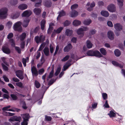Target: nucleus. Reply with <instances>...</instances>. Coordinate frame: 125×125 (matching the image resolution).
I'll return each mask as SVG.
<instances>
[{
    "instance_id": "f257e3e1",
    "label": "nucleus",
    "mask_w": 125,
    "mask_h": 125,
    "mask_svg": "<svg viewBox=\"0 0 125 125\" xmlns=\"http://www.w3.org/2000/svg\"><path fill=\"white\" fill-rule=\"evenodd\" d=\"M31 71L33 76H37L38 74L40 75L42 74L44 72V70L43 68L41 69L38 72L36 67L33 66L31 67Z\"/></svg>"
},
{
    "instance_id": "f03ea898",
    "label": "nucleus",
    "mask_w": 125,
    "mask_h": 125,
    "mask_svg": "<svg viewBox=\"0 0 125 125\" xmlns=\"http://www.w3.org/2000/svg\"><path fill=\"white\" fill-rule=\"evenodd\" d=\"M87 54L89 56H94L99 57H102L103 56V55L100 52L97 51H93L90 50L87 52Z\"/></svg>"
},
{
    "instance_id": "7ed1b4c3",
    "label": "nucleus",
    "mask_w": 125,
    "mask_h": 125,
    "mask_svg": "<svg viewBox=\"0 0 125 125\" xmlns=\"http://www.w3.org/2000/svg\"><path fill=\"white\" fill-rule=\"evenodd\" d=\"M22 22L20 21H18L13 26L14 30L19 32H21L22 30V27L21 26Z\"/></svg>"
},
{
    "instance_id": "20e7f679",
    "label": "nucleus",
    "mask_w": 125,
    "mask_h": 125,
    "mask_svg": "<svg viewBox=\"0 0 125 125\" xmlns=\"http://www.w3.org/2000/svg\"><path fill=\"white\" fill-rule=\"evenodd\" d=\"M8 9L6 8H3L0 9V19H4L6 17Z\"/></svg>"
},
{
    "instance_id": "39448f33",
    "label": "nucleus",
    "mask_w": 125,
    "mask_h": 125,
    "mask_svg": "<svg viewBox=\"0 0 125 125\" xmlns=\"http://www.w3.org/2000/svg\"><path fill=\"white\" fill-rule=\"evenodd\" d=\"M22 116L23 120L21 123V125H27L28 122L29 118V114H22Z\"/></svg>"
},
{
    "instance_id": "423d86ee",
    "label": "nucleus",
    "mask_w": 125,
    "mask_h": 125,
    "mask_svg": "<svg viewBox=\"0 0 125 125\" xmlns=\"http://www.w3.org/2000/svg\"><path fill=\"white\" fill-rule=\"evenodd\" d=\"M35 40L37 43L39 42H42L44 41V38L43 36L41 35L39 37L38 36H35L34 38Z\"/></svg>"
},
{
    "instance_id": "0eeeda50",
    "label": "nucleus",
    "mask_w": 125,
    "mask_h": 125,
    "mask_svg": "<svg viewBox=\"0 0 125 125\" xmlns=\"http://www.w3.org/2000/svg\"><path fill=\"white\" fill-rule=\"evenodd\" d=\"M108 10L111 12H114L115 11V6L112 4H111L108 5L107 7Z\"/></svg>"
},
{
    "instance_id": "6e6552de",
    "label": "nucleus",
    "mask_w": 125,
    "mask_h": 125,
    "mask_svg": "<svg viewBox=\"0 0 125 125\" xmlns=\"http://www.w3.org/2000/svg\"><path fill=\"white\" fill-rule=\"evenodd\" d=\"M32 12L30 10H26L24 11L21 14L22 17H29L31 14Z\"/></svg>"
},
{
    "instance_id": "1a4fd4ad",
    "label": "nucleus",
    "mask_w": 125,
    "mask_h": 125,
    "mask_svg": "<svg viewBox=\"0 0 125 125\" xmlns=\"http://www.w3.org/2000/svg\"><path fill=\"white\" fill-rule=\"evenodd\" d=\"M16 76L19 79L22 80L24 78V76L23 75L22 72L20 70L16 71Z\"/></svg>"
},
{
    "instance_id": "9d476101",
    "label": "nucleus",
    "mask_w": 125,
    "mask_h": 125,
    "mask_svg": "<svg viewBox=\"0 0 125 125\" xmlns=\"http://www.w3.org/2000/svg\"><path fill=\"white\" fill-rule=\"evenodd\" d=\"M30 20V19L28 18H26L24 19L22 23L23 26L25 27H27L28 26Z\"/></svg>"
},
{
    "instance_id": "9b49d317",
    "label": "nucleus",
    "mask_w": 125,
    "mask_h": 125,
    "mask_svg": "<svg viewBox=\"0 0 125 125\" xmlns=\"http://www.w3.org/2000/svg\"><path fill=\"white\" fill-rule=\"evenodd\" d=\"M72 48V45L70 44H68L67 46L64 47L63 51L65 52H68Z\"/></svg>"
},
{
    "instance_id": "f8f14e48",
    "label": "nucleus",
    "mask_w": 125,
    "mask_h": 125,
    "mask_svg": "<svg viewBox=\"0 0 125 125\" xmlns=\"http://www.w3.org/2000/svg\"><path fill=\"white\" fill-rule=\"evenodd\" d=\"M114 27L117 31H120L122 29V25L119 23H116L114 24Z\"/></svg>"
},
{
    "instance_id": "ddd939ff",
    "label": "nucleus",
    "mask_w": 125,
    "mask_h": 125,
    "mask_svg": "<svg viewBox=\"0 0 125 125\" xmlns=\"http://www.w3.org/2000/svg\"><path fill=\"white\" fill-rule=\"evenodd\" d=\"M28 7L27 5L25 4H20L18 6L19 9L21 10H23L26 9Z\"/></svg>"
},
{
    "instance_id": "4468645a",
    "label": "nucleus",
    "mask_w": 125,
    "mask_h": 125,
    "mask_svg": "<svg viewBox=\"0 0 125 125\" xmlns=\"http://www.w3.org/2000/svg\"><path fill=\"white\" fill-rule=\"evenodd\" d=\"M21 118L20 117H17L16 116H14L9 120L10 121H19L20 122Z\"/></svg>"
},
{
    "instance_id": "2eb2a0df",
    "label": "nucleus",
    "mask_w": 125,
    "mask_h": 125,
    "mask_svg": "<svg viewBox=\"0 0 125 125\" xmlns=\"http://www.w3.org/2000/svg\"><path fill=\"white\" fill-rule=\"evenodd\" d=\"M107 36L111 40H113L114 38V35L113 33L111 31H109L108 32Z\"/></svg>"
},
{
    "instance_id": "dca6fc26",
    "label": "nucleus",
    "mask_w": 125,
    "mask_h": 125,
    "mask_svg": "<svg viewBox=\"0 0 125 125\" xmlns=\"http://www.w3.org/2000/svg\"><path fill=\"white\" fill-rule=\"evenodd\" d=\"M33 11L35 14L37 15H39L41 12V10L40 8H36L34 9Z\"/></svg>"
},
{
    "instance_id": "f3484780",
    "label": "nucleus",
    "mask_w": 125,
    "mask_h": 125,
    "mask_svg": "<svg viewBox=\"0 0 125 125\" xmlns=\"http://www.w3.org/2000/svg\"><path fill=\"white\" fill-rule=\"evenodd\" d=\"M92 22V20L89 19H85L83 22V24L85 25H88Z\"/></svg>"
},
{
    "instance_id": "a211bd4d",
    "label": "nucleus",
    "mask_w": 125,
    "mask_h": 125,
    "mask_svg": "<svg viewBox=\"0 0 125 125\" xmlns=\"http://www.w3.org/2000/svg\"><path fill=\"white\" fill-rule=\"evenodd\" d=\"M2 50L5 53L9 54L10 53V51L9 49L7 47L4 46L2 47Z\"/></svg>"
},
{
    "instance_id": "6ab92c4d",
    "label": "nucleus",
    "mask_w": 125,
    "mask_h": 125,
    "mask_svg": "<svg viewBox=\"0 0 125 125\" xmlns=\"http://www.w3.org/2000/svg\"><path fill=\"white\" fill-rule=\"evenodd\" d=\"M101 14L103 16L106 17H108L109 15L108 12L106 10H102L101 12Z\"/></svg>"
},
{
    "instance_id": "aec40b11",
    "label": "nucleus",
    "mask_w": 125,
    "mask_h": 125,
    "mask_svg": "<svg viewBox=\"0 0 125 125\" xmlns=\"http://www.w3.org/2000/svg\"><path fill=\"white\" fill-rule=\"evenodd\" d=\"M73 33V31L69 29H67L66 30L65 34L67 36H71Z\"/></svg>"
},
{
    "instance_id": "412c9836",
    "label": "nucleus",
    "mask_w": 125,
    "mask_h": 125,
    "mask_svg": "<svg viewBox=\"0 0 125 125\" xmlns=\"http://www.w3.org/2000/svg\"><path fill=\"white\" fill-rule=\"evenodd\" d=\"M78 12L75 10L72 11L71 13V15L72 17H75L78 15Z\"/></svg>"
},
{
    "instance_id": "4be33fe9",
    "label": "nucleus",
    "mask_w": 125,
    "mask_h": 125,
    "mask_svg": "<svg viewBox=\"0 0 125 125\" xmlns=\"http://www.w3.org/2000/svg\"><path fill=\"white\" fill-rule=\"evenodd\" d=\"M112 63L114 65L116 66L119 67L121 68H123V65L119 64L117 62L115 61H112Z\"/></svg>"
},
{
    "instance_id": "5701e85b",
    "label": "nucleus",
    "mask_w": 125,
    "mask_h": 125,
    "mask_svg": "<svg viewBox=\"0 0 125 125\" xmlns=\"http://www.w3.org/2000/svg\"><path fill=\"white\" fill-rule=\"evenodd\" d=\"M81 22L79 21L75 20H74L73 22V25L75 26H77L80 25Z\"/></svg>"
},
{
    "instance_id": "b1692460",
    "label": "nucleus",
    "mask_w": 125,
    "mask_h": 125,
    "mask_svg": "<svg viewBox=\"0 0 125 125\" xmlns=\"http://www.w3.org/2000/svg\"><path fill=\"white\" fill-rule=\"evenodd\" d=\"M44 54L46 56H48L49 54V48L46 47H45L43 50Z\"/></svg>"
},
{
    "instance_id": "393cba45",
    "label": "nucleus",
    "mask_w": 125,
    "mask_h": 125,
    "mask_svg": "<svg viewBox=\"0 0 125 125\" xmlns=\"http://www.w3.org/2000/svg\"><path fill=\"white\" fill-rule=\"evenodd\" d=\"M77 33L78 35H81V37H83L84 34L83 32L82 31V28H81L79 29L77 31Z\"/></svg>"
},
{
    "instance_id": "a878e982",
    "label": "nucleus",
    "mask_w": 125,
    "mask_h": 125,
    "mask_svg": "<svg viewBox=\"0 0 125 125\" xmlns=\"http://www.w3.org/2000/svg\"><path fill=\"white\" fill-rule=\"evenodd\" d=\"M26 34L25 33H23L20 35L19 37L20 40L21 41L23 40L26 37Z\"/></svg>"
},
{
    "instance_id": "bb28decb",
    "label": "nucleus",
    "mask_w": 125,
    "mask_h": 125,
    "mask_svg": "<svg viewBox=\"0 0 125 125\" xmlns=\"http://www.w3.org/2000/svg\"><path fill=\"white\" fill-rule=\"evenodd\" d=\"M95 6V4L94 2H93L92 3L90 4V2H88L85 6V7H87L90 6V7L93 8Z\"/></svg>"
},
{
    "instance_id": "cd10ccee",
    "label": "nucleus",
    "mask_w": 125,
    "mask_h": 125,
    "mask_svg": "<svg viewBox=\"0 0 125 125\" xmlns=\"http://www.w3.org/2000/svg\"><path fill=\"white\" fill-rule=\"evenodd\" d=\"M54 73V69L52 68L51 72H50L49 76L47 78V81L49 80V79L52 78L53 75Z\"/></svg>"
},
{
    "instance_id": "c85d7f7f",
    "label": "nucleus",
    "mask_w": 125,
    "mask_h": 125,
    "mask_svg": "<svg viewBox=\"0 0 125 125\" xmlns=\"http://www.w3.org/2000/svg\"><path fill=\"white\" fill-rule=\"evenodd\" d=\"M3 115L6 116H12L15 115V114L11 113L9 112L4 111L3 113Z\"/></svg>"
},
{
    "instance_id": "c756f323",
    "label": "nucleus",
    "mask_w": 125,
    "mask_h": 125,
    "mask_svg": "<svg viewBox=\"0 0 125 125\" xmlns=\"http://www.w3.org/2000/svg\"><path fill=\"white\" fill-rule=\"evenodd\" d=\"M52 4L50 0H47L45 1V5L47 7H50L51 6Z\"/></svg>"
},
{
    "instance_id": "7c9ffc66",
    "label": "nucleus",
    "mask_w": 125,
    "mask_h": 125,
    "mask_svg": "<svg viewBox=\"0 0 125 125\" xmlns=\"http://www.w3.org/2000/svg\"><path fill=\"white\" fill-rule=\"evenodd\" d=\"M65 15V13L63 10L61 11L59 13V15L57 17V19H59L60 18Z\"/></svg>"
},
{
    "instance_id": "2f4dec72",
    "label": "nucleus",
    "mask_w": 125,
    "mask_h": 125,
    "mask_svg": "<svg viewBox=\"0 0 125 125\" xmlns=\"http://www.w3.org/2000/svg\"><path fill=\"white\" fill-rule=\"evenodd\" d=\"M87 46L88 48L90 49L92 48L93 46V44L89 40H87L86 42Z\"/></svg>"
},
{
    "instance_id": "473e14b6",
    "label": "nucleus",
    "mask_w": 125,
    "mask_h": 125,
    "mask_svg": "<svg viewBox=\"0 0 125 125\" xmlns=\"http://www.w3.org/2000/svg\"><path fill=\"white\" fill-rule=\"evenodd\" d=\"M20 15V14L19 13H17L15 14H12L11 16V18L13 19H15L18 18Z\"/></svg>"
},
{
    "instance_id": "72a5a7b5",
    "label": "nucleus",
    "mask_w": 125,
    "mask_h": 125,
    "mask_svg": "<svg viewBox=\"0 0 125 125\" xmlns=\"http://www.w3.org/2000/svg\"><path fill=\"white\" fill-rule=\"evenodd\" d=\"M45 23V21L44 20H42L41 21V29L42 30L44 29Z\"/></svg>"
},
{
    "instance_id": "f704fd0d",
    "label": "nucleus",
    "mask_w": 125,
    "mask_h": 125,
    "mask_svg": "<svg viewBox=\"0 0 125 125\" xmlns=\"http://www.w3.org/2000/svg\"><path fill=\"white\" fill-rule=\"evenodd\" d=\"M100 51L101 53L104 55H105L107 53L106 50L103 48H101L100 49Z\"/></svg>"
},
{
    "instance_id": "c9c22d12",
    "label": "nucleus",
    "mask_w": 125,
    "mask_h": 125,
    "mask_svg": "<svg viewBox=\"0 0 125 125\" xmlns=\"http://www.w3.org/2000/svg\"><path fill=\"white\" fill-rule=\"evenodd\" d=\"M9 2L11 5H14L18 3L17 0H10Z\"/></svg>"
},
{
    "instance_id": "e433bc0d",
    "label": "nucleus",
    "mask_w": 125,
    "mask_h": 125,
    "mask_svg": "<svg viewBox=\"0 0 125 125\" xmlns=\"http://www.w3.org/2000/svg\"><path fill=\"white\" fill-rule=\"evenodd\" d=\"M114 52L115 55L117 57L119 56L121 54L120 52L118 49L116 50Z\"/></svg>"
},
{
    "instance_id": "4c0bfd02",
    "label": "nucleus",
    "mask_w": 125,
    "mask_h": 125,
    "mask_svg": "<svg viewBox=\"0 0 125 125\" xmlns=\"http://www.w3.org/2000/svg\"><path fill=\"white\" fill-rule=\"evenodd\" d=\"M63 29V28L62 27H60L56 30H54V31L56 33H59L61 32Z\"/></svg>"
},
{
    "instance_id": "58836bf2",
    "label": "nucleus",
    "mask_w": 125,
    "mask_h": 125,
    "mask_svg": "<svg viewBox=\"0 0 125 125\" xmlns=\"http://www.w3.org/2000/svg\"><path fill=\"white\" fill-rule=\"evenodd\" d=\"M108 115L110 117H115L116 115V114L113 111H111L110 112V113L108 114Z\"/></svg>"
},
{
    "instance_id": "ea45409f",
    "label": "nucleus",
    "mask_w": 125,
    "mask_h": 125,
    "mask_svg": "<svg viewBox=\"0 0 125 125\" xmlns=\"http://www.w3.org/2000/svg\"><path fill=\"white\" fill-rule=\"evenodd\" d=\"M38 2L36 3L35 5L34 6L36 7H39L41 5L42 1L41 0H38Z\"/></svg>"
},
{
    "instance_id": "a19ab883",
    "label": "nucleus",
    "mask_w": 125,
    "mask_h": 125,
    "mask_svg": "<svg viewBox=\"0 0 125 125\" xmlns=\"http://www.w3.org/2000/svg\"><path fill=\"white\" fill-rule=\"evenodd\" d=\"M71 64L70 63H67L66 64L64 65L63 67V70L65 71L66 69H67L68 68L71 66Z\"/></svg>"
},
{
    "instance_id": "79ce46f5",
    "label": "nucleus",
    "mask_w": 125,
    "mask_h": 125,
    "mask_svg": "<svg viewBox=\"0 0 125 125\" xmlns=\"http://www.w3.org/2000/svg\"><path fill=\"white\" fill-rule=\"evenodd\" d=\"M29 60V58L27 57L26 59L23 58L22 59V63L24 67H25L26 66V63L27 61H28Z\"/></svg>"
},
{
    "instance_id": "37998d69",
    "label": "nucleus",
    "mask_w": 125,
    "mask_h": 125,
    "mask_svg": "<svg viewBox=\"0 0 125 125\" xmlns=\"http://www.w3.org/2000/svg\"><path fill=\"white\" fill-rule=\"evenodd\" d=\"M54 25V23H51L50 24L48 30V33H50L51 32V31L50 29H52V26H53Z\"/></svg>"
},
{
    "instance_id": "c03bdc74",
    "label": "nucleus",
    "mask_w": 125,
    "mask_h": 125,
    "mask_svg": "<svg viewBox=\"0 0 125 125\" xmlns=\"http://www.w3.org/2000/svg\"><path fill=\"white\" fill-rule=\"evenodd\" d=\"M118 5L120 7H121L123 5V0H117Z\"/></svg>"
},
{
    "instance_id": "a18cd8bd",
    "label": "nucleus",
    "mask_w": 125,
    "mask_h": 125,
    "mask_svg": "<svg viewBox=\"0 0 125 125\" xmlns=\"http://www.w3.org/2000/svg\"><path fill=\"white\" fill-rule=\"evenodd\" d=\"M46 44L45 43L43 42L42 43L41 45L38 50V51H40L42 50V49L45 46V45Z\"/></svg>"
},
{
    "instance_id": "49530a36",
    "label": "nucleus",
    "mask_w": 125,
    "mask_h": 125,
    "mask_svg": "<svg viewBox=\"0 0 125 125\" xmlns=\"http://www.w3.org/2000/svg\"><path fill=\"white\" fill-rule=\"evenodd\" d=\"M16 85L21 88H23L22 83L21 82H18L16 83Z\"/></svg>"
},
{
    "instance_id": "de8ad7c7",
    "label": "nucleus",
    "mask_w": 125,
    "mask_h": 125,
    "mask_svg": "<svg viewBox=\"0 0 125 125\" xmlns=\"http://www.w3.org/2000/svg\"><path fill=\"white\" fill-rule=\"evenodd\" d=\"M52 119L51 117L47 116V115H45V120L47 121H51Z\"/></svg>"
},
{
    "instance_id": "09e8293b",
    "label": "nucleus",
    "mask_w": 125,
    "mask_h": 125,
    "mask_svg": "<svg viewBox=\"0 0 125 125\" xmlns=\"http://www.w3.org/2000/svg\"><path fill=\"white\" fill-rule=\"evenodd\" d=\"M35 84L36 87L37 88H39L40 86V84L36 80L35 81Z\"/></svg>"
},
{
    "instance_id": "8fccbe9b",
    "label": "nucleus",
    "mask_w": 125,
    "mask_h": 125,
    "mask_svg": "<svg viewBox=\"0 0 125 125\" xmlns=\"http://www.w3.org/2000/svg\"><path fill=\"white\" fill-rule=\"evenodd\" d=\"M11 96L13 100H15L17 99L18 97L17 96L14 94H12L11 95Z\"/></svg>"
},
{
    "instance_id": "3c124183",
    "label": "nucleus",
    "mask_w": 125,
    "mask_h": 125,
    "mask_svg": "<svg viewBox=\"0 0 125 125\" xmlns=\"http://www.w3.org/2000/svg\"><path fill=\"white\" fill-rule=\"evenodd\" d=\"M10 42L11 43V45L12 46L14 47L15 45V41L13 39H11L10 40Z\"/></svg>"
},
{
    "instance_id": "603ef678",
    "label": "nucleus",
    "mask_w": 125,
    "mask_h": 125,
    "mask_svg": "<svg viewBox=\"0 0 125 125\" xmlns=\"http://www.w3.org/2000/svg\"><path fill=\"white\" fill-rule=\"evenodd\" d=\"M61 70V68L59 67H58L56 71V72L55 73V75L56 76H57L58 75L59 73Z\"/></svg>"
},
{
    "instance_id": "864d4df0",
    "label": "nucleus",
    "mask_w": 125,
    "mask_h": 125,
    "mask_svg": "<svg viewBox=\"0 0 125 125\" xmlns=\"http://www.w3.org/2000/svg\"><path fill=\"white\" fill-rule=\"evenodd\" d=\"M69 56L68 55H66L63 59L61 60V61L62 62H65L69 58Z\"/></svg>"
},
{
    "instance_id": "5fc2aeb1",
    "label": "nucleus",
    "mask_w": 125,
    "mask_h": 125,
    "mask_svg": "<svg viewBox=\"0 0 125 125\" xmlns=\"http://www.w3.org/2000/svg\"><path fill=\"white\" fill-rule=\"evenodd\" d=\"M78 6V4H76L72 5L71 7V9L72 10H73V9H76Z\"/></svg>"
},
{
    "instance_id": "6e6d98bb",
    "label": "nucleus",
    "mask_w": 125,
    "mask_h": 125,
    "mask_svg": "<svg viewBox=\"0 0 125 125\" xmlns=\"http://www.w3.org/2000/svg\"><path fill=\"white\" fill-rule=\"evenodd\" d=\"M12 23L10 21H9L7 22L6 24V26L9 28H10L12 25Z\"/></svg>"
},
{
    "instance_id": "4d7b16f0",
    "label": "nucleus",
    "mask_w": 125,
    "mask_h": 125,
    "mask_svg": "<svg viewBox=\"0 0 125 125\" xmlns=\"http://www.w3.org/2000/svg\"><path fill=\"white\" fill-rule=\"evenodd\" d=\"M83 32V31H88L89 29V28L87 27H81Z\"/></svg>"
},
{
    "instance_id": "13d9d810",
    "label": "nucleus",
    "mask_w": 125,
    "mask_h": 125,
    "mask_svg": "<svg viewBox=\"0 0 125 125\" xmlns=\"http://www.w3.org/2000/svg\"><path fill=\"white\" fill-rule=\"evenodd\" d=\"M70 24V22L66 20L64 23V26H68Z\"/></svg>"
},
{
    "instance_id": "bf43d9fd",
    "label": "nucleus",
    "mask_w": 125,
    "mask_h": 125,
    "mask_svg": "<svg viewBox=\"0 0 125 125\" xmlns=\"http://www.w3.org/2000/svg\"><path fill=\"white\" fill-rule=\"evenodd\" d=\"M15 49L18 53H21V50L20 48L18 47H15Z\"/></svg>"
},
{
    "instance_id": "052dcab7",
    "label": "nucleus",
    "mask_w": 125,
    "mask_h": 125,
    "mask_svg": "<svg viewBox=\"0 0 125 125\" xmlns=\"http://www.w3.org/2000/svg\"><path fill=\"white\" fill-rule=\"evenodd\" d=\"M96 32V31L95 29H93L90 31L89 33L90 34L93 35Z\"/></svg>"
},
{
    "instance_id": "680f3d73",
    "label": "nucleus",
    "mask_w": 125,
    "mask_h": 125,
    "mask_svg": "<svg viewBox=\"0 0 125 125\" xmlns=\"http://www.w3.org/2000/svg\"><path fill=\"white\" fill-rule=\"evenodd\" d=\"M50 49L51 53H53V52L54 48L52 46V44H50Z\"/></svg>"
},
{
    "instance_id": "e2e57ef3",
    "label": "nucleus",
    "mask_w": 125,
    "mask_h": 125,
    "mask_svg": "<svg viewBox=\"0 0 125 125\" xmlns=\"http://www.w3.org/2000/svg\"><path fill=\"white\" fill-rule=\"evenodd\" d=\"M108 25L110 27H112L113 26V25L112 22L110 21H108L107 23Z\"/></svg>"
},
{
    "instance_id": "0e129e2a",
    "label": "nucleus",
    "mask_w": 125,
    "mask_h": 125,
    "mask_svg": "<svg viewBox=\"0 0 125 125\" xmlns=\"http://www.w3.org/2000/svg\"><path fill=\"white\" fill-rule=\"evenodd\" d=\"M13 36V34L12 33L9 34L7 36V38L8 39H10Z\"/></svg>"
},
{
    "instance_id": "69168bd1",
    "label": "nucleus",
    "mask_w": 125,
    "mask_h": 125,
    "mask_svg": "<svg viewBox=\"0 0 125 125\" xmlns=\"http://www.w3.org/2000/svg\"><path fill=\"white\" fill-rule=\"evenodd\" d=\"M2 65L3 69L5 71H7L8 70V67L4 65L3 63L2 64Z\"/></svg>"
},
{
    "instance_id": "338daca9",
    "label": "nucleus",
    "mask_w": 125,
    "mask_h": 125,
    "mask_svg": "<svg viewBox=\"0 0 125 125\" xmlns=\"http://www.w3.org/2000/svg\"><path fill=\"white\" fill-rule=\"evenodd\" d=\"M97 103H94L92 104V107L93 109L96 108L97 106Z\"/></svg>"
},
{
    "instance_id": "774afa93",
    "label": "nucleus",
    "mask_w": 125,
    "mask_h": 125,
    "mask_svg": "<svg viewBox=\"0 0 125 125\" xmlns=\"http://www.w3.org/2000/svg\"><path fill=\"white\" fill-rule=\"evenodd\" d=\"M102 96L104 99H106L107 98V94L105 93L102 94Z\"/></svg>"
}]
</instances>
